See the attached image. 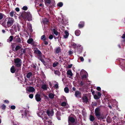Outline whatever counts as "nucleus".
<instances>
[{
	"instance_id": "nucleus-1",
	"label": "nucleus",
	"mask_w": 125,
	"mask_h": 125,
	"mask_svg": "<svg viewBox=\"0 0 125 125\" xmlns=\"http://www.w3.org/2000/svg\"><path fill=\"white\" fill-rule=\"evenodd\" d=\"M14 22V19L11 17L7 18L4 20L1 23L2 25L5 28H9L11 26Z\"/></svg>"
},
{
	"instance_id": "nucleus-2",
	"label": "nucleus",
	"mask_w": 125,
	"mask_h": 125,
	"mask_svg": "<svg viewBox=\"0 0 125 125\" xmlns=\"http://www.w3.org/2000/svg\"><path fill=\"white\" fill-rule=\"evenodd\" d=\"M21 15L24 20L27 19L28 21H31L32 20V16L29 12H26L25 11H24L21 14Z\"/></svg>"
},
{
	"instance_id": "nucleus-3",
	"label": "nucleus",
	"mask_w": 125,
	"mask_h": 125,
	"mask_svg": "<svg viewBox=\"0 0 125 125\" xmlns=\"http://www.w3.org/2000/svg\"><path fill=\"white\" fill-rule=\"evenodd\" d=\"M100 110V109L99 107L96 108L95 110V116L98 120L104 119V117L101 115Z\"/></svg>"
},
{
	"instance_id": "nucleus-4",
	"label": "nucleus",
	"mask_w": 125,
	"mask_h": 125,
	"mask_svg": "<svg viewBox=\"0 0 125 125\" xmlns=\"http://www.w3.org/2000/svg\"><path fill=\"white\" fill-rule=\"evenodd\" d=\"M13 41L16 43L19 44L21 43V40L19 36L17 35L14 37Z\"/></svg>"
},
{
	"instance_id": "nucleus-5",
	"label": "nucleus",
	"mask_w": 125,
	"mask_h": 125,
	"mask_svg": "<svg viewBox=\"0 0 125 125\" xmlns=\"http://www.w3.org/2000/svg\"><path fill=\"white\" fill-rule=\"evenodd\" d=\"M74 95L77 98H81L82 97V93L79 91H76L75 92Z\"/></svg>"
},
{
	"instance_id": "nucleus-6",
	"label": "nucleus",
	"mask_w": 125,
	"mask_h": 125,
	"mask_svg": "<svg viewBox=\"0 0 125 125\" xmlns=\"http://www.w3.org/2000/svg\"><path fill=\"white\" fill-rule=\"evenodd\" d=\"M34 53L38 54V59L40 57H42V53L39 50L36 49L34 51Z\"/></svg>"
},
{
	"instance_id": "nucleus-7",
	"label": "nucleus",
	"mask_w": 125,
	"mask_h": 125,
	"mask_svg": "<svg viewBox=\"0 0 125 125\" xmlns=\"http://www.w3.org/2000/svg\"><path fill=\"white\" fill-rule=\"evenodd\" d=\"M56 117L58 120H61V116H62L61 112L60 111H57L55 114Z\"/></svg>"
},
{
	"instance_id": "nucleus-8",
	"label": "nucleus",
	"mask_w": 125,
	"mask_h": 125,
	"mask_svg": "<svg viewBox=\"0 0 125 125\" xmlns=\"http://www.w3.org/2000/svg\"><path fill=\"white\" fill-rule=\"evenodd\" d=\"M77 53L78 54H80L82 51L83 47L81 45H80L79 46H77Z\"/></svg>"
},
{
	"instance_id": "nucleus-9",
	"label": "nucleus",
	"mask_w": 125,
	"mask_h": 125,
	"mask_svg": "<svg viewBox=\"0 0 125 125\" xmlns=\"http://www.w3.org/2000/svg\"><path fill=\"white\" fill-rule=\"evenodd\" d=\"M54 111L53 109H52L50 111L49 110H47L46 111V113L48 116L50 115L52 116L54 114Z\"/></svg>"
},
{
	"instance_id": "nucleus-10",
	"label": "nucleus",
	"mask_w": 125,
	"mask_h": 125,
	"mask_svg": "<svg viewBox=\"0 0 125 125\" xmlns=\"http://www.w3.org/2000/svg\"><path fill=\"white\" fill-rule=\"evenodd\" d=\"M82 99L83 101V102L86 104L89 102L88 99L87 97L86 96H83L82 97Z\"/></svg>"
},
{
	"instance_id": "nucleus-11",
	"label": "nucleus",
	"mask_w": 125,
	"mask_h": 125,
	"mask_svg": "<svg viewBox=\"0 0 125 125\" xmlns=\"http://www.w3.org/2000/svg\"><path fill=\"white\" fill-rule=\"evenodd\" d=\"M35 99L37 102H39L41 100V95L39 94H36L35 95Z\"/></svg>"
},
{
	"instance_id": "nucleus-12",
	"label": "nucleus",
	"mask_w": 125,
	"mask_h": 125,
	"mask_svg": "<svg viewBox=\"0 0 125 125\" xmlns=\"http://www.w3.org/2000/svg\"><path fill=\"white\" fill-rule=\"evenodd\" d=\"M61 51V49L59 47L56 48L54 50V52L55 53L58 54Z\"/></svg>"
},
{
	"instance_id": "nucleus-13",
	"label": "nucleus",
	"mask_w": 125,
	"mask_h": 125,
	"mask_svg": "<svg viewBox=\"0 0 125 125\" xmlns=\"http://www.w3.org/2000/svg\"><path fill=\"white\" fill-rule=\"evenodd\" d=\"M27 91L29 92H33L35 91V89L32 87L29 86L28 89Z\"/></svg>"
},
{
	"instance_id": "nucleus-14",
	"label": "nucleus",
	"mask_w": 125,
	"mask_h": 125,
	"mask_svg": "<svg viewBox=\"0 0 125 125\" xmlns=\"http://www.w3.org/2000/svg\"><path fill=\"white\" fill-rule=\"evenodd\" d=\"M68 121L72 123H74L75 121V119L72 117H69L68 119Z\"/></svg>"
},
{
	"instance_id": "nucleus-15",
	"label": "nucleus",
	"mask_w": 125,
	"mask_h": 125,
	"mask_svg": "<svg viewBox=\"0 0 125 125\" xmlns=\"http://www.w3.org/2000/svg\"><path fill=\"white\" fill-rule=\"evenodd\" d=\"M38 59L41 61L45 66H46L47 63V62L45 61L44 60L42 59V57H40Z\"/></svg>"
},
{
	"instance_id": "nucleus-16",
	"label": "nucleus",
	"mask_w": 125,
	"mask_h": 125,
	"mask_svg": "<svg viewBox=\"0 0 125 125\" xmlns=\"http://www.w3.org/2000/svg\"><path fill=\"white\" fill-rule=\"evenodd\" d=\"M22 63V61H20V62H18L15 63V65L17 67H19L21 66Z\"/></svg>"
},
{
	"instance_id": "nucleus-17",
	"label": "nucleus",
	"mask_w": 125,
	"mask_h": 125,
	"mask_svg": "<svg viewBox=\"0 0 125 125\" xmlns=\"http://www.w3.org/2000/svg\"><path fill=\"white\" fill-rule=\"evenodd\" d=\"M84 21H81L78 24V26L80 28H83L84 25Z\"/></svg>"
},
{
	"instance_id": "nucleus-18",
	"label": "nucleus",
	"mask_w": 125,
	"mask_h": 125,
	"mask_svg": "<svg viewBox=\"0 0 125 125\" xmlns=\"http://www.w3.org/2000/svg\"><path fill=\"white\" fill-rule=\"evenodd\" d=\"M14 36L11 35L9 38V39L7 40V41L8 42H11L13 40H14Z\"/></svg>"
},
{
	"instance_id": "nucleus-19",
	"label": "nucleus",
	"mask_w": 125,
	"mask_h": 125,
	"mask_svg": "<svg viewBox=\"0 0 125 125\" xmlns=\"http://www.w3.org/2000/svg\"><path fill=\"white\" fill-rule=\"evenodd\" d=\"M16 70L14 67V66L13 65L10 68V72L12 73H15L16 71Z\"/></svg>"
},
{
	"instance_id": "nucleus-20",
	"label": "nucleus",
	"mask_w": 125,
	"mask_h": 125,
	"mask_svg": "<svg viewBox=\"0 0 125 125\" xmlns=\"http://www.w3.org/2000/svg\"><path fill=\"white\" fill-rule=\"evenodd\" d=\"M89 119L91 121L93 122L95 120V118L94 116L92 115H90L89 116Z\"/></svg>"
},
{
	"instance_id": "nucleus-21",
	"label": "nucleus",
	"mask_w": 125,
	"mask_h": 125,
	"mask_svg": "<svg viewBox=\"0 0 125 125\" xmlns=\"http://www.w3.org/2000/svg\"><path fill=\"white\" fill-rule=\"evenodd\" d=\"M83 72L82 71H81V73H80V75L82 76V79H86L87 78V76L85 74H84L83 75H82V73Z\"/></svg>"
},
{
	"instance_id": "nucleus-22",
	"label": "nucleus",
	"mask_w": 125,
	"mask_h": 125,
	"mask_svg": "<svg viewBox=\"0 0 125 125\" xmlns=\"http://www.w3.org/2000/svg\"><path fill=\"white\" fill-rule=\"evenodd\" d=\"M52 31H53V33L55 34L56 36L59 35V32L57 31L56 30H55V29H53Z\"/></svg>"
},
{
	"instance_id": "nucleus-23",
	"label": "nucleus",
	"mask_w": 125,
	"mask_h": 125,
	"mask_svg": "<svg viewBox=\"0 0 125 125\" xmlns=\"http://www.w3.org/2000/svg\"><path fill=\"white\" fill-rule=\"evenodd\" d=\"M80 31L79 30H77L75 32V35L77 36H79L80 35Z\"/></svg>"
},
{
	"instance_id": "nucleus-24",
	"label": "nucleus",
	"mask_w": 125,
	"mask_h": 125,
	"mask_svg": "<svg viewBox=\"0 0 125 125\" xmlns=\"http://www.w3.org/2000/svg\"><path fill=\"white\" fill-rule=\"evenodd\" d=\"M28 113V111L25 110L24 112L22 114V117H26L27 114Z\"/></svg>"
},
{
	"instance_id": "nucleus-25",
	"label": "nucleus",
	"mask_w": 125,
	"mask_h": 125,
	"mask_svg": "<svg viewBox=\"0 0 125 125\" xmlns=\"http://www.w3.org/2000/svg\"><path fill=\"white\" fill-rule=\"evenodd\" d=\"M32 74L31 72H29L26 75V77L28 79L30 78V77L32 76Z\"/></svg>"
},
{
	"instance_id": "nucleus-26",
	"label": "nucleus",
	"mask_w": 125,
	"mask_h": 125,
	"mask_svg": "<svg viewBox=\"0 0 125 125\" xmlns=\"http://www.w3.org/2000/svg\"><path fill=\"white\" fill-rule=\"evenodd\" d=\"M27 26L29 30L30 31V32H32L33 31L32 29V27L31 25L30 24H29L27 25Z\"/></svg>"
},
{
	"instance_id": "nucleus-27",
	"label": "nucleus",
	"mask_w": 125,
	"mask_h": 125,
	"mask_svg": "<svg viewBox=\"0 0 125 125\" xmlns=\"http://www.w3.org/2000/svg\"><path fill=\"white\" fill-rule=\"evenodd\" d=\"M55 95L54 94L51 93L49 94L48 96L50 98L52 99L53 98Z\"/></svg>"
},
{
	"instance_id": "nucleus-28",
	"label": "nucleus",
	"mask_w": 125,
	"mask_h": 125,
	"mask_svg": "<svg viewBox=\"0 0 125 125\" xmlns=\"http://www.w3.org/2000/svg\"><path fill=\"white\" fill-rule=\"evenodd\" d=\"M67 74L68 75L72 76H73V75L71 71L70 70H69L67 71Z\"/></svg>"
},
{
	"instance_id": "nucleus-29",
	"label": "nucleus",
	"mask_w": 125,
	"mask_h": 125,
	"mask_svg": "<svg viewBox=\"0 0 125 125\" xmlns=\"http://www.w3.org/2000/svg\"><path fill=\"white\" fill-rule=\"evenodd\" d=\"M64 33L65 34V35H64V38H68L69 35V33L67 31H64Z\"/></svg>"
},
{
	"instance_id": "nucleus-30",
	"label": "nucleus",
	"mask_w": 125,
	"mask_h": 125,
	"mask_svg": "<svg viewBox=\"0 0 125 125\" xmlns=\"http://www.w3.org/2000/svg\"><path fill=\"white\" fill-rule=\"evenodd\" d=\"M33 39L32 38H29L27 41V42L29 44H31L33 42Z\"/></svg>"
},
{
	"instance_id": "nucleus-31",
	"label": "nucleus",
	"mask_w": 125,
	"mask_h": 125,
	"mask_svg": "<svg viewBox=\"0 0 125 125\" xmlns=\"http://www.w3.org/2000/svg\"><path fill=\"white\" fill-rule=\"evenodd\" d=\"M21 61H22L19 58H17L14 59V62L15 63L18 62H20Z\"/></svg>"
},
{
	"instance_id": "nucleus-32",
	"label": "nucleus",
	"mask_w": 125,
	"mask_h": 125,
	"mask_svg": "<svg viewBox=\"0 0 125 125\" xmlns=\"http://www.w3.org/2000/svg\"><path fill=\"white\" fill-rule=\"evenodd\" d=\"M15 12L13 10H12L10 13V15L11 17H13L14 15H15Z\"/></svg>"
},
{
	"instance_id": "nucleus-33",
	"label": "nucleus",
	"mask_w": 125,
	"mask_h": 125,
	"mask_svg": "<svg viewBox=\"0 0 125 125\" xmlns=\"http://www.w3.org/2000/svg\"><path fill=\"white\" fill-rule=\"evenodd\" d=\"M59 64V63L58 62H55L53 63L52 66L53 67H56Z\"/></svg>"
},
{
	"instance_id": "nucleus-34",
	"label": "nucleus",
	"mask_w": 125,
	"mask_h": 125,
	"mask_svg": "<svg viewBox=\"0 0 125 125\" xmlns=\"http://www.w3.org/2000/svg\"><path fill=\"white\" fill-rule=\"evenodd\" d=\"M21 48V47L18 45H17L14 49L15 51H17L18 50L20 49Z\"/></svg>"
},
{
	"instance_id": "nucleus-35",
	"label": "nucleus",
	"mask_w": 125,
	"mask_h": 125,
	"mask_svg": "<svg viewBox=\"0 0 125 125\" xmlns=\"http://www.w3.org/2000/svg\"><path fill=\"white\" fill-rule=\"evenodd\" d=\"M42 88L43 89L46 90H47V87L46 85H43L42 86Z\"/></svg>"
},
{
	"instance_id": "nucleus-36",
	"label": "nucleus",
	"mask_w": 125,
	"mask_h": 125,
	"mask_svg": "<svg viewBox=\"0 0 125 125\" xmlns=\"http://www.w3.org/2000/svg\"><path fill=\"white\" fill-rule=\"evenodd\" d=\"M71 45L73 47V48H76V44L73 42H72L71 43Z\"/></svg>"
},
{
	"instance_id": "nucleus-37",
	"label": "nucleus",
	"mask_w": 125,
	"mask_h": 125,
	"mask_svg": "<svg viewBox=\"0 0 125 125\" xmlns=\"http://www.w3.org/2000/svg\"><path fill=\"white\" fill-rule=\"evenodd\" d=\"M57 5L58 6L61 7L63 5V3L62 2H60L57 4Z\"/></svg>"
},
{
	"instance_id": "nucleus-38",
	"label": "nucleus",
	"mask_w": 125,
	"mask_h": 125,
	"mask_svg": "<svg viewBox=\"0 0 125 125\" xmlns=\"http://www.w3.org/2000/svg\"><path fill=\"white\" fill-rule=\"evenodd\" d=\"M41 39L43 41H45L46 40V36L45 35L42 36L41 37Z\"/></svg>"
},
{
	"instance_id": "nucleus-39",
	"label": "nucleus",
	"mask_w": 125,
	"mask_h": 125,
	"mask_svg": "<svg viewBox=\"0 0 125 125\" xmlns=\"http://www.w3.org/2000/svg\"><path fill=\"white\" fill-rule=\"evenodd\" d=\"M64 91L66 93H69V90L68 88L67 87H65L64 88Z\"/></svg>"
},
{
	"instance_id": "nucleus-40",
	"label": "nucleus",
	"mask_w": 125,
	"mask_h": 125,
	"mask_svg": "<svg viewBox=\"0 0 125 125\" xmlns=\"http://www.w3.org/2000/svg\"><path fill=\"white\" fill-rule=\"evenodd\" d=\"M66 104L67 103L65 102H63L62 103L61 105L62 106H65Z\"/></svg>"
},
{
	"instance_id": "nucleus-41",
	"label": "nucleus",
	"mask_w": 125,
	"mask_h": 125,
	"mask_svg": "<svg viewBox=\"0 0 125 125\" xmlns=\"http://www.w3.org/2000/svg\"><path fill=\"white\" fill-rule=\"evenodd\" d=\"M12 27H13V30L15 32H16L17 31V27L16 25L13 26Z\"/></svg>"
},
{
	"instance_id": "nucleus-42",
	"label": "nucleus",
	"mask_w": 125,
	"mask_h": 125,
	"mask_svg": "<svg viewBox=\"0 0 125 125\" xmlns=\"http://www.w3.org/2000/svg\"><path fill=\"white\" fill-rule=\"evenodd\" d=\"M94 97L95 99L96 100L100 98V97H98L96 94H95L94 95Z\"/></svg>"
},
{
	"instance_id": "nucleus-43",
	"label": "nucleus",
	"mask_w": 125,
	"mask_h": 125,
	"mask_svg": "<svg viewBox=\"0 0 125 125\" xmlns=\"http://www.w3.org/2000/svg\"><path fill=\"white\" fill-rule=\"evenodd\" d=\"M10 31L12 35H13L15 33V32L14 31L13 29H10Z\"/></svg>"
},
{
	"instance_id": "nucleus-44",
	"label": "nucleus",
	"mask_w": 125,
	"mask_h": 125,
	"mask_svg": "<svg viewBox=\"0 0 125 125\" xmlns=\"http://www.w3.org/2000/svg\"><path fill=\"white\" fill-rule=\"evenodd\" d=\"M28 9V8L27 7L25 6H24L22 8V9L24 10H27Z\"/></svg>"
},
{
	"instance_id": "nucleus-45",
	"label": "nucleus",
	"mask_w": 125,
	"mask_h": 125,
	"mask_svg": "<svg viewBox=\"0 0 125 125\" xmlns=\"http://www.w3.org/2000/svg\"><path fill=\"white\" fill-rule=\"evenodd\" d=\"M4 15L2 13L0 12V20L2 19L3 17V16Z\"/></svg>"
},
{
	"instance_id": "nucleus-46",
	"label": "nucleus",
	"mask_w": 125,
	"mask_h": 125,
	"mask_svg": "<svg viewBox=\"0 0 125 125\" xmlns=\"http://www.w3.org/2000/svg\"><path fill=\"white\" fill-rule=\"evenodd\" d=\"M0 107L3 110H4L6 108V106H5L4 104H3Z\"/></svg>"
},
{
	"instance_id": "nucleus-47",
	"label": "nucleus",
	"mask_w": 125,
	"mask_h": 125,
	"mask_svg": "<svg viewBox=\"0 0 125 125\" xmlns=\"http://www.w3.org/2000/svg\"><path fill=\"white\" fill-rule=\"evenodd\" d=\"M54 73L55 74H57L58 75H59L60 73V72L58 71H55L54 72Z\"/></svg>"
},
{
	"instance_id": "nucleus-48",
	"label": "nucleus",
	"mask_w": 125,
	"mask_h": 125,
	"mask_svg": "<svg viewBox=\"0 0 125 125\" xmlns=\"http://www.w3.org/2000/svg\"><path fill=\"white\" fill-rule=\"evenodd\" d=\"M68 53L69 55H71L73 54V52L72 51L70 50L69 51Z\"/></svg>"
},
{
	"instance_id": "nucleus-49",
	"label": "nucleus",
	"mask_w": 125,
	"mask_h": 125,
	"mask_svg": "<svg viewBox=\"0 0 125 125\" xmlns=\"http://www.w3.org/2000/svg\"><path fill=\"white\" fill-rule=\"evenodd\" d=\"M16 107L14 105H12L10 106V108L11 109L13 110H14L15 109Z\"/></svg>"
},
{
	"instance_id": "nucleus-50",
	"label": "nucleus",
	"mask_w": 125,
	"mask_h": 125,
	"mask_svg": "<svg viewBox=\"0 0 125 125\" xmlns=\"http://www.w3.org/2000/svg\"><path fill=\"white\" fill-rule=\"evenodd\" d=\"M11 46L12 47V50L14 51H15V50H14V48L15 47V46H14L13 45H11Z\"/></svg>"
},
{
	"instance_id": "nucleus-51",
	"label": "nucleus",
	"mask_w": 125,
	"mask_h": 125,
	"mask_svg": "<svg viewBox=\"0 0 125 125\" xmlns=\"http://www.w3.org/2000/svg\"><path fill=\"white\" fill-rule=\"evenodd\" d=\"M33 95L32 94H30L29 95V97L30 98L32 99L33 98Z\"/></svg>"
},
{
	"instance_id": "nucleus-52",
	"label": "nucleus",
	"mask_w": 125,
	"mask_h": 125,
	"mask_svg": "<svg viewBox=\"0 0 125 125\" xmlns=\"http://www.w3.org/2000/svg\"><path fill=\"white\" fill-rule=\"evenodd\" d=\"M53 36L52 34L50 35L49 36V38L50 40L52 39L53 38Z\"/></svg>"
},
{
	"instance_id": "nucleus-53",
	"label": "nucleus",
	"mask_w": 125,
	"mask_h": 125,
	"mask_svg": "<svg viewBox=\"0 0 125 125\" xmlns=\"http://www.w3.org/2000/svg\"><path fill=\"white\" fill-rule=\"evenodd\" d=\"M44 123L46 124H47V123H46V122H48V123L50 122L48 121V120L47 119H46V120H45V119H44Z\"/></svg>"
},
{
	"instance_id": "nucleus-54",
	"label": "nucleus",
	"mask_w": 125,
	"mask_h": 125,
	"mask_svg": "<svg viewBox=\"0 0 125 125\" xmlns=\"http://www.w3.org/2000/svg\"><path fill=\"white\" fill-rule=\"evenodd\" d=\"M49 22V20L47 19H46V20H45L44 21V22L46 24H48V23Z\"/></svg>"
},
{
	"instance_id": "nucleus-55",
	"label": "nucleus",
	"mask_w": 125,
	"mask_h": 125,
	"mask_svg": "<svg viewBox=\"0 0 125 125\" xmlns=\"http://www.w3.org/2000/svg\"><path fill=\"white\" fill-rule=\"evenodd\" d=\"M26 52V50L25 49H24L23 50V52H21V55H22L23 53H25Z\"/></svg>"
},
{
	"instance_id": "nucleus-56",
	"label": "nucleus",
	"mask_w": 125,
	"mask_h": 125,
	"mask_svg": "<svg viewBox=\"0 0 125 125\" xmlns=\"http://www.w3.org/2000/svg\"><path fill=\"white\" fill-rule=\"evenodd\" d=\"M80 60L82 62H83L84 61V59L83 57L82 56H81L80 57Z\"/></svg>"
},
{
	"instance_id": "nucleus-57",
	"label": "nucleus",
	"mask_w": 125,
	"mask_h": 125,
	"mask_svg": "<svg viewBox=\"0 0 125 125\" xmlns=\"http://www.w3.org/2000/svg\"><path fill=\"white\" fill-rule=\"evenodd\" d=\"M54 87L55 88L57 89L58 88V84H56L55 85Z\"/></svg>"
},
{
	"instance_id": "nucleus-58",
	"label": "nucleus",
	"mask_w": 125,
	"mask_h": 125,
	"mask_svg": "<svg viewBox=\"0 0 125 125\" xmlns=\"http://www.w3.org/2000/svg\"><path fill=\"white\" fill-rule=\"evenodd\" d=\"M46 2L47 3L50 4L51 3V1L50 0H46Z\"/></svg>"
},
{
	"instance_id": "nucleus-59",
	"label": "nucleus",
	"mask_w": 125,
	"mask_h": 125,
	"mask_svg": "<svg viewBox=\"0 0 125 125\" xmlns=\"http://www.w3.org/2000/svg\"><path fill=\"white\" fill-rule=\"evenodd\" d=\"M97 96L98 97H99L100 98L101 96V93L99 92H98L97 93Z\"/></svg>"
},
{
	"instance_id": "nucleus-60",
	"label": "nucleus",
	"mask_w": 125,
	"mask_h": 125,
	"mask_svg": "<svg viewBox=\"0 0 125 125\" xmlns=\"http://www.w3.org/2000/svg\"><path fill=\"white\" fill-rule=\"evenodd\" d=\"M15 10L17 12H19L20 11L19 8L18 7H17L15 9Z\"/></svg>"
},
{
	"instance_id": "nucleus-61",
	"label": "nucleus",
	"mask_w": 125,
	"mask_h": 125,
	"mask_svg": "<svg viewBox=\"0 0 125 125\" xmlns=\"http://www.w3.org/2000/svg\"><path fill=\"white\" fill-rule=\"evenodd\" d=\"M72 64H68V67L69 68H70L72 67Z\"/></svg>"
},
{
	"instance_id": "nucleus-62",
	"label": "nucleus",
	"mask_w": 125,
	"mask_h": 125,
	"mask_svg": "<svg viewBox=\"0 0 125 125\" xmlns=\"http://www.w3.org/2000/svg\"><path fill=\"white\" fill-rule=\"evenodd\" d=\"M60 34H59V35H58V37H56L55 36H54L53 37L54 38V39H58L59 38V37L60 36Z\"/></svg>"
},
{
	"instance_id": "nucleus-63",
	"label": "nucleus",
	"mask_w": 125,
	"mask_h": 125,
	"mask_svg": "<svg viewBox=\"0 0 125 125\" xmlns=\"http://www.w3.org/2000/svg\"><path fill=\"white\" fill-rule=\"evenodd\" d=\"M96 89L98 91H100L101 90V88L99 87H97Z\"/></svg>"
},
{
	"instance_id": "nucleus-64",
	"label": "nucleus",
	"mask_w": 125,
	"mask_h": 125,
	"mask_svg": "<svg viewBox=\"0 0 125 125\" xmlns=\"http://www.w3.org/2000/svg\"><path fill=\"white\" fill-rule=\"evenodd\" d=\"M44 42V44L45 45H47L48 44V42H47L46 41H43Z\"/></svg>"
}]
</instances>
